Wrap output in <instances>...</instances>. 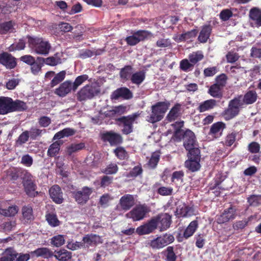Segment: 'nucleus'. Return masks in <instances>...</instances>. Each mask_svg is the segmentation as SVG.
Returning a JSON list of instances; mask_svg holds the SVG:
<instances>
[{
    "label": "nucleus",
    "mask_w": 261,
    "mask_h": 261,
    "mask_svg": "<svg viewBox=\"0 0 261 261\" xmlns=\"http://www.w3.org/2000/svg\"><path fill=\"white\" fill-rule=\"evenodd\" d=\"M29 46L36 54L46 56L48 54L51 48L49 43L42 38L28 36Z\"/></svg>",
    "instance_id": "1"
},
{
    "label": "nucleus",
    "mask_w": 261,
    "mask_h": 261,
    "mask_svg": "<svg viewBox=\"0 0 261 261\" xmlns=\"http://www.w3.org/2000/svg\"><path fill=\"white\" fill-rule=\"evenodd\" d=\"M244 108L242 95H239L229 101L227 108L224 111L225 119L230 120L237 116L240 110Z\"/></svg>",
    "instance_id": "2"
},
{
    "label": "nucleus",
    "mask_w": 261,
    "mask_h": 261,
    "mask_svg": "<svg viewBox=\"0 0 261 261\" xmlns=\"http://www.w3.org/2000/svg\"><path fill=\"white\" fill-rule=\"evenodd\" d=\"M169 105L167 102H159L153 106L151 114L148 121L152 123L160 121L163 118Z\"/></svg>",
    "instance_id": "3"
},
{
    "label": "nucleus",
    "mask_w": 261,
    "mask_h": 261,
    "mask_svg": "<svg viewBox=\"0 0 261 261\" xmlns=\"http://www.w3.org/2000/svg\"><path fill=\"white\" fill-rule=\"evenodd\" d=\"M184 146L188 151V153H193L196 149H199L194 133L189 129L186 130L183 135Z\"/></svg>",
    "instance_id": "4"
},
{
    "label": "nucleus",
    "mask_w": 261,
    "mask_h": 261,
    "mask_svg": "<svg viewBox=\"0 0 261 261\" xmlns=\"http://www.w3.org/2000/svg\"><path fill=\"white\" fill-rule=\"evenodd\" d=\"M35 179L31 174L27 171L23 172L22 184L26 194L30 197H35L37 194L35 191Z\"/></svg>",
    "instance_id": "5"
},
{
    "label": "nucleus",
    "mask_w": 261,
    "mask_h": 261,
    "mask_svg": "<svg viewBox=\"0 0 261 261\" xmlns=\"http://www.w3.org/2000/svg\"><path fill=\"white\" fill-rule=\"evenodd\" d=\"M139 114L136 113L127 116H123L117 119L121 123L123 127L122 132L124 134L127 135L133 132V124L139 117Z\"/></svg>",
    "instance_id": "6"
},
{
    "label": "nucleus",
    "mask_w": 261,
    "mask_h": 261,
    "mask_svg": "<svg viewBox=\"0 0 261 261\" xmlns=\"http://www.w3.org/2000/svg\"><path fill=\"white\" fill-rule=\"evenodd\" d=\"M98 92V90L94 84L87 85L77 93V99L81 101L91 99Z\"/></svg>",
    "instance_id": "7"
},
{
    "label": "nucleus",
    "mask_w": 261,
    "mask_h": 261,
    "mask_svg": "<svg viewBox=\"0 0 261 261\" xmlns=\"http://www.w3.org/2000/svg\"><path fill=\"white\" fill-rule=\"evenodd\" d=\"M193 153H188L189 160L185 162V166L192 172L198 171L200 168V150L196 149Z\"/></svg>",
    "instance_id": "8"
},
{
    "label": "nucleus",
    "mask_w": 261,
    "mask_h": 261,
    "mask_svg": "<svg viewBox=\"0 0 261 261\" xmlns=\"http://www.w3.org/2000/svg\"><path fill=\"white\" fill-rule=\"evenodd\" d=\"M135 204V199L134 195L125 194L122 196L116 209L118 211H126L130 209Z\"/></svg>",
    "instance_id": "9"
},
{
    "label": "nucleus",
    "mask_w": 261,
    "mask_h": 261,
    "mask_svg": "<svg viewBox=\"0 0 261 261\" xmlns=\"http://www.w3.org/2000/svg\"><path fill=\"white\" fill-rule=\"evenodd\" d=\"M146 212V206L139 205L126 214L125 217L127 218L132 219L134 221H140L144 218Z\"/></svg>",
    "instance_id": "10"
},
{
    "label": "nucleus",
    "mask_w": 261,
    "mask_h": 261,
    "mask_svg": "<svg viewBox=\"0 0 261 261\" xmlns=\"http://www.w3.org/2000/svg\"><path fill=\"white\" fill-rule=\"evenodd\" d=\"M237 210L234 206H230L224 210L222 214L217 219L219 224H223L234 219L237 216Z\"/></svg>",
    "instance_id": "11"
},
{
    "label": "nucleus",
    "mask_w": 261,
    "mask_h": 261,
    "mask_svg": "<svg viewBox=\"0 0 261 261\" xmlns=\"http://www.w3.org/2000/svg\"><path fill=\"white\" fill-rule=\"evenodd\" d=\"M158 221V227L160 231L168 229L172 223V216L168 213H161L156 216Z\"/></svg>",
    "instance_id": "12"
},
{
    "label": "nucleus",
    "mask_w": 261,
    "mask_h": 261,
    "mask_svg": "<svg viewBox=\"0 0 261 261\" xmlns=\"http://www.w3.org/2000/svg\"><path fill=\"white\" fill-rule=\"evenodd\" d=\"M5 252L8 261H28L30 257L29 254L18 253L11 248L6 249Z\"/></svg>",
    "instance_id": "13"
},
{
    "label": "nucleus",
    "mask_w": 261,
    "mask_h": 261,
    "mask_svg": "<svg viewBox=\"0 0 261 261\" xmlns=\"http://www.w3.org/2000/svg\"><path fill=\"white\" fill-rule=\"evenodd\" d=\"M92 192L91 189L85 187L82 189V190L74 192V197L79 203H85L89 199Z\"/></svg>",
    "instance_id": "14"
},
{
    "label": "nucleus",
    "mask_w": 261,
    "mask_h": 261,
    "mask_svg": "<svg viewBox=\"0 0 261 261\" xmlns=\"http://www.w3.org/2000/svg\"><path fill=\"white\" fill-rule=\"evenodd\" d=\"M71 91H73V88L72 82L70 81H66L61 84L59 87L56 89L55 93L60 97H65Z\"/></svg>",
    "instance_id": "15"
},
{
    "label": "nucleus",
    "mask_w": 261,
    "mask_h": 261,
    "mask_svg": "<svg viewBox=\"0 0 261 261\" xmlns=\"http://www.w3.org/2000/svg\"><path fill=\"white\" fill-rule=\"evenodd\" d=\"M102 139L104 141L109 142L111 145H116L122 142L121 136L117 133L112 131L108 132L102 135Z\"/></svg>",
    "instance_id": "16"
},
{
    "label": "nucleus",
    "mask_w": 261,
    "mask_h": 261,
    "mask_svg": "<svg viewBox=\"0 0 261 261\" xmlns=\"http://www.w3.org/2000/svg\"><path fill=\"white\" fill-rule=\"evenodd\" d=\"M111 96L112 99H118L119 98L129 99L133 97V95L131 91L128 88L121 87L115 90Z\"/></svg>",
    "instance_id": "17"
},
{
    "label": "nucleus",
    "mask_w": 261,
    "mask_h": 261,
    "mask_svg": "<svg viewBox=\"0 0 261 261\" xmlns=\"http://www.w3.org/2000/svg\"><path fill=\"white\" fill-rule=\"evenodd\" d=\"M176 215L182 217H190L194 215V209L186 204H179L176 208Z\"/></svg>",
    "instance_id": "18"
},
{
    "label": "nucleus",
    "mask_w": 261,
    "mask_h": 261,
    "mask_svg": "<svg viewBox=\"0 0 261 261\" xmlns=\"http://www.w3.org/2000/svg\"><path fill=\"white\" fill-rule=\"evenodd\" d=\"M50 196L53 200L58 204L63 202V193L58 185H54L49 190Z\"/></svg>",
    "instance_id": "19"
},
{
    "label": "nucleus",
    "mask_w": 261,
    "mask_h": 261,
    "mask_svg": "<svg viewBox=\"0 0 261 261\" xmlns=\"http://www.w3.org/2000/svg\"><path fill=\"white\" fill-rule=\"evenodd\" d=\"M147 36V32L145 31H139L135 33L132 36L126 38L127 43L130 45H135L140 41L144 39Z\"/></svg>",
    "instance_id": "20"
},
{
    "label": "nucleus",
    "mask_w": 261,
    "mask_h": 261,
    "mask_svg": "<svg viewBox=\"0 0 261 261\" xmlns=\"http://www.w3.org/2000/svg\"><path fill=\"white\" fill-rule=\"evenodd\" d=\"M0 63L9 69L13 68L16 65L15 58L7 53L0 54Z\"/></svg>",
    "instance_id": "21"
},
{
    "label": "nucleus",
    "mask_w": 261,
    "mask_h": 261,
    "mask_svg": "<svg viewBox=\"0 0 261 261\" xmlns=\"http://www.w3.org/2000/svg\"><path fill=\"white\" fill-rule=\"evenodd\" d=\"M84 247H89L90 246L95 245L101 243L100 237L96 234H87L83 238Z\"/></svg>",
    "instance_id": "22"
},
{
    "label": "nucleus",
    "mask_w": 261,
    "mask_h": 261,
    "mask_svg": "<svg viewBox=\"0 0 261 261\" xmlns=\"http://www.w3.org/2000/svg\"><path fill=\"white\" fill-rule=\"evenodd\" d=\"M181 114V105L176 103L167 114L166 119L169 122L174 121L179 117Z\"/></svg>",
    "instance_id": "23"
},
{
    "label": "nucleus",
    "mask_w": 261,
    "mask_h": 261,
    "mask_svg": "<svg viewBox=\"0 0 261 261\" xmlns=\"http://www.w3.org/2000/svg\"><path fill=\"white\" fill-rule=\"evenodd\" d=\"M10 99V113L15 111H23L27 109V106L24 102L20 100L13 101L11 98Z\"/></svg>",
    "instance_id": "24"
},
{
    "label": "nucleus",
    "mask_w": 261,
    "mask_h": 261,
    "mask_svg": "<svg viewBox=\"0 0 261 261\" xmlns=\"http://www.w3.org/2000/svg\"><path fill=\"white\" fill-rule=\"evenodd\" d=\"M249 17L257 27L261 26V9L253 7L249 11Z\"/></svg>",
    "instance_id": "25"
},
{
    "label": "nucleus",
    "mask_w": 261,
    "mask_h": 261,
    "mask_svg": "<svg viewBox=\"0 0 261 261\" xmlns=\"http://www.w3.org/2000/svg\"><path fill=\"white\" fill-rule=\"evenodd\" d=\"M212 30V27L210 25L203 26L199 33L198 40L201 43H205L210 37Z\"/></svg>",
    "instance_id": "26"
},
{
    "label": "nucleus",
    "mask_w": 261,
    "mask_h": 261,
    "mask_svg": "<svg viewBox=\"0 0 261 261\" xmlns=\"http://www.w3.org/2000/svg\"><path fill=\"white\" fill-rule=\"evenodd\" d=\"M216 105V100L213 99H211L200 103L197 108V110L200 112H204L213 109Z\"/></svg>",
    "instance_id": "27"
},
{
    "label": "nucleus",
    "mask_w": 261,
    "mask_h": 261,
    "mask_svg": "<svg viewBox=\"0 0 261 261\" xmlns=\"http://www.w3.org/2000/svg\"><path fill=\"white\" fill-rule=\"evenodd\" d=\"M257 95L254 90H249L247 92L244 96H242L244 105H251L255 102L257 99Z\"/></svg>",
    "instance_id": "28"
},
{
    "label": "nucleus",
    "mask_w": 261,
    "mask_h": 261,
    "mask_svg": "<svg viewBox=\"0 0 261 261\" xmlns=\"http://www.w3.org/2000/svg\"><path fill=\"white\" fill-rule=\"evenodd\" d=\"M10 97H0V115L10 113Z\"/></svg>",
    "instance_id": "29"
},
{
    "label": "nucleus",
    "mask_w": 261,
    "mask_h": 261,
    "mask_svg": "<svg viewBox=\"0 0 261 261\" xmlns=\"http://www.w3.org/2000/svg\"><path fill=\"white\" fill-rule=\"evenodd\" d=\"M32 254H34L37 257H42L44 258H48L53 256V253L47 248L42 247L37 249L31 252Z\"/></svg>",
    "instance_id": "30"
},
{
    "label": "nucleus",
    "mask_w": 261,
    "mask_h": 261,
    "mask_svg": "<svg viewBox=\"0 0 261 261\" xmlns=\"http://www.w3.org/2000/svg\"><path fill=\"white\" fill-rule=\"evenodd\" d=\"M225 127V124L222 122L215 123L212 125L209 134L213 135L215 137L221 136Z\"/></svg>",
    "instance_id": "31"
},
{
    "label": "nucleus",
    "mask_w": 261,
    "mask_h": 261,
    "mask_svg": "<svg viewBox=\"0 0 261 261\" xmlns=\"http://www.w3.org/2000/svg\"><path fill=\"white\" fill-rule=\"evenodd\" d=\"M37 60L40 62H44L46 64L50 66H56L61 63V59L58 56V54L55 55L54 56L49 57L46 59L38 58Z\"/></svg>",
    "instance_id": "32"
},
{
    "label": "nucleus",
    "mask_w": 261,
    "mask_h": 261,
    "mask_svg": "<svg viewBox=\"0 0 261 261\" xmlns=\"http://www.w3.org/2000/svg\"><path fill=\"white\" fill-rule=\"evenodd\" d=\"M63 144L62 141H57L52 143L49 147L47 150V155L50 157H54L57 155L60 149V146Z\"/></svg>",
    "instance_id": "33"
},
{
    "label": "nucleus",
    "mask_w": 261,
    "mask_h": 261,
    "mask_svg": "<svg viewBox=\"0 0 261 261\" xmlns=\"http://www.w3.org/2000/svg\"><path fill=\"white\" fill-rule=\"evenodd\" d=\"M53 256L59 261H68L71 258V252L65 249L56 251Z\"/></svg>",
    "instance_id": "34"
},
{
    "label": "nucleus",
    "mask_w": 261,
    "mask_h": 261,
    "mask_svg": "<svg viewBox=\"0 0 261 261\" xmlns=\"http://www.w3.org/2000/svg\"><path fill=\"white\" fill-rule=\"evenodd\" d=\"M18 210L16 205L9 206L7 208L0 207V214L6 217H12L18 213Z\"/></svg>",
    "instance_id": "35"
},
{
    "label": "nucleus",
    "mask_w": 261,
    "mask_h": 261,
    "mask_svg": "<svg viewBox=\"0 0 261 261\" xmlns=\"http://www.w3.org/2000/svg\"><path fill=\"white\" fill-rule=\"evenodd\" d=\"M22 214L24 221L29 222L34 219L33 208L30 205L24 206L22 208Z\"/></svg>",
    "instance_id": "36"
},
{
    "label": "nucleus",
    "mask_w": 261,
    "mask_h": 261,
    "mask_svg": "<svg viewBox=\"0 0 261 261\" xmlns=\"http://www.w3.org/2000/svg\"><path fill=\"white\" fill-rule=\"evenodd\" d=\"M198 227V222L197 220H194L192 221L187 228L186 229V230L184 231V237L186 239H188L189 237H191L193 233L196 231V229Z\"/></svg>",
    "instance_id": "37"
},
{
    "label": "nucleus",
    "mask_w": 261,
    "mask_h": 261,
    "mask_svg": "<svg viewBox=\"0 0 261 261\" xmlns=\"http://www.w3.org/2000/svg\"><path fill=\"white\" fill-rule=\"evenodd\" d=\"M223 88L215 84L212 85L209 90V94L215 98H221L222 96V90Z\"/></svg>",
    "instance_id": "38"
},
{
    "label": "nucleus",
    "mask_w": 261,
    "mask_h": 261,
    "mask_svg": "<svg viewBox=\"0 0 261 261\" xmlns=\"http://www.w3.org/2000/svg\"><path fill=\"white\" fill-rule=\"evenodd\" d=\"M85 145L84 143H72L67 147V152L69 155L80 151L85 148Z\"/></svg>",
    "instance_id": "39"
},
{
    "label": "nucleus",
    "mask_w": 261,
    "mask_h": 261,
    "mask_svg": "<svg viewBox=\"0 0 261 261\" xmlns=\"http://www.w3.org/2000/svg\"><path fill=\"white\" fill-rule=\"evenodd\" d=\"M160 159V153L158 151L154 152L149 161L148 162V168L154 169L156 167Z\"/></svg>",
    "instance_id": "40"
},
{
    "label": "nucleus",
    "mask_w": 261,
    "mask_h": 261,
    "mask_svg": "<svg viewBox=\"0 0 261 261\" xmlns=\"http://www.w3.org/2000/svg\"><path fill=\"white\" fill-rule=\"evenodd\" d=\"M145 78V73L142 71H139L132 75L130 80L133 84L139 85L144 81Z\"/></svg>",
    "instance_id": "41"
},
{
    "label": "nucleus",
    "mask_w": 261,
    "mask_h": 261,
    "mask_svg": "<svg viewBox=\"0 0 261 261\" xmlns=\"http://www.w3.org/2000/svg\"><path fill=\"white\" fill-rule=\"evenodd\" d=\"M65 242V236L63 235L58 234L54 236L51 239L50 243L51 245L56 247H60L62 246Z\"/></svg>",
    "instance_id": "42"
},
{
    "label": "nucleus",
    "mask_w": 261,
    "mask_h": 261,
    "mask_svg": "<svg viewBox=\"0 0 261 261\" xmlns=\"http://www.w3.org/2000/svg\"><path fill=\"white\" fill-rule=\"evenodd\" d=\"M132 73V68L130 66H126L121 69L120 73V77L124 80L130 79Z\"/></svg>",
    "instance_id": "43"
},
{
    "label": "nucleus",
    "mask_w": 261,
    "mask_h": 261,
    "mask_svg": "<svg viewBox=\"0 0 261 261\" xmlns=\"http://www.w3.org/2000/svg\"><path fill=\"white\" fill-rule=\"evenodd\" d=\"M89 77L87 74H83L78 76L72 85L73 88V91H75L78 87L81 86L85 81L88 79Z\"/></svg>",
    "instance_id": "44"
},
{
    "label": "nucleus",
    "mask_w": 261,
    "mask_h": 261,
    "mask_svg": "<svg viewBox=\"0 0 261 261\" xmlns=\"http://www.w3.org/2000/svg\"><path fill=\"white\" fill-rule=\"evenodd\" d=\"M203 58V55L201 51L193 52L189 56V59L193 65L196 64Z\"/></svg>",
    "instance_id": "45"
},
{
    "label": "nucleus",
    "mask_w": 261,
    "mask_h": 261,
    "mask_svg": "<svg viewBox=\"0 0 261 261\" xmlns=\"http://www.w3.org/2000/svg\"><path fill=\"white\" fill-rule=\"evenodd\" d=\"M65 71H62L57 73L51 81V87H53L63 81L65 77Z\"/></svg>",
    "instance_id": "46"
},
{
    "label": "nucleus",
    "mask_w": 261,
    "mask_h": 261,
    "mask_svg": "<svg viewBox=\"0 0 261 261\" xmlns=\"http://www.w3.org/2000/svg\"><path fill=\"white\" fill-rule=\"evenodd\" d=\"M46 219L49 224L53 227H56L60 224V221L57 218L56 215L49 213L46 215Z\"/></svg>",
    "instance_id": "47"
},
{
    "label": "nucleus",
    "mask_w": 261,
    "mask_h": 261,
    "mask_svg": "<svg viewBox=\"0 0 261 261\" xmlns=\"http://www.w3.org/2000/svg\"><path fill=\"white\" fill-rule=\"evenodd\" d=\"M167 261H176L177 256L174 252V248L172 246L168 247L165 251Z\"/></svg>",
    "instance_id": "48"
},
{
    "label": "nucleus",
    "mask_w": 261,
    "mask_h": 261,
    "mask_svg": "<svg viewBox=\"0 0 261 261\" xmlns=\"http://www.w3.org/2000/svg\"><path fill=\"white\" fill-rule=\"evenodd\" d=\"M150 246L153 249H160L165 247L161 237H158L151 240L150 242Z\"/></svg>",
    "instance_id": "49"
},
{
    "label": "nucleus",
    "mask_w": 261,
    "mask_h": 261,
    "mask_svg": "<svg viewBox=\"0 0 261 261\" xmlns=\"http://www.w3.org/2000/svg\"><path fill=\"white\" fill-rule=\"evenodd\" d=\"M156 45L161 48L171 47L172 43L171 40L169 38H160L157 40Z\"/></svg>",
    "instance_id": "50"
},
{
    "label": "nucleus",
    "mask_w": 261,
    "mask_h": 261,
    "mask_svg": "<svg viewBox=\"0 0 261 261\" xmlns=\"http://www.w3.org/2000/svg\"><path fill=\"white\" fill-rule=\"evenodd\" d=\"M29 132L24 131L20 135L17 140H16V145L17 146H21L29 140Z\"/></svg>",
    "instance_id": "51"
},
{
    "label": "nucleus",
    "mask_w": 261,
    "mask_h": 261,
    "mask_svg": "<svg viewBox=\"0 0 261 261\" xmlns=\"http://www.w3.org/2000/svg\"><path fill=\"white\" fill-rule=\"evenodd\" d=\"M118 168L115 163L110 164L106 168L103 169L102 172L107 174H112L116 173L118 171Z\"/></svg>",
    "instance_id": "52"
},
{
    "label": "nucleus",
    "mask_w": 261,
    "mask_h": 261,
    "mask_svg": "<svg viewBox=\"0 0 261 261\" xmlns=\"http://www.w3.org/2000/svg\"><path fill=\"white\" fill-rule=\"evenodd\" d=\"M46 132L45 129H40L37 128L32 127L29 132V136L32 139H35L37 137L40 136L42 134Z\"/></svg>",
    "instance_id": "53"
},
{
    "label": "nucleus",
    "mask_w": 261,
    "mask_h": 261,
    "mask_svg": "<svg viewBox=\"0 0 261 261\" xmlns=\"http://www.w3.org/2000/svg\"><path fill=\"white\" fill-rule=\"evenodd\" d=\"M158 227V221L156 216L148 222V233L153 232Z\"/></svg>",
    "instance_id": "54"
},
{
    "label": "nucleus",
    "mask_w": 261,
    "mask_h": 261,
    "mask_svg": "<svg viewBox=\"0 0 261 261\" xmlns=\"http://www.w3.org/2000/svg\"><path fill=\"white\" fill-rule=\"evenodd\" d=\"M84 247V245L82 242H73V241L68 242L67 244V248L71 250H75Z\"/></svg>",
    "instance_id": "55"
},
{
    "label": "nucleus",
    "mask_w": 261,
    "mask_h": 261,
    "mask_svg": "<svg viewBox=\"0 0 261 261\" xmlns=\"http://www.w3.org/2000/svg\"><path fill=\"white\" fill-rule=\"evenodd\" d=\"M162 238L163 242L165 245V246H167L168 245L173 243L174 241V236L170 233H165L162 236H160Z\"/></svg>",
    "instance_id": "56"
},
{
    "label": "nucleus",
    "mask_w": 261,
    "mask_h": 261,
    "mask_svg": "<svg viewBox=\"0 0 261 261\" xmlns=\"http://www.w3.org/2000/svg\"><path fill=\"white\" fill-rule=\"evenodd\" d=\"M113 113L114 117L121 115L125 113L126 107L122 105L113 107Z\"/></svg>",
    "instance_id": "57"
},
{
    "label": "nucleus",
    "mask_w": 261,
    "mask_h": 261,
    "mask_svg": "<svg viewBox=\"0 0 261 261\" xmlns=\"http://www.w3.org/2000/svg\"><path fill=\"white\" fill-rule=\"evenodd\" d=\"M194 65L191 62H189L188 60L184 59L180 61V68L185 71H187L190 70L191 68L193 67Z\"/></svg>",
    "instance_id": "58"
},
{
    "label": "nucleus",
    "mask_w": 261,
    "mask_h": 261,
    "mask_svg": "<svg viewBox=\"0 0 261 261\" xmlns=\"http://www.w3.org/2000/svg\"><path fill=\"white\" fill-rule=\"evenodd\" d=\"M13 27L12 21L6 22L0 24V33L6 34L10 31Z\"/></svg>",
    "instance_id": "59"
},
{
    "label": "nucleus",
    "mask_w": 261,
    "mask_h": 261,
    "mask_svg": "<svg viewBox=\"0 0 261 261\" xmlns=\"http://www.w3.org/2000/svg\"><path fill=\"white\" fill-rule=\"evenodd\" d=\"M198 31L197 30L193 29L190 31L181 34V37L183 38L184 41H186L196 37Z\"/></svg>",
    "instance_id": "60"
},
{
    "label": "nucleus",
    "mask_w": 261,
    "mask_h": 261,
    "mask_svg": "<svg viewBox=\"0 0 261 261\" xmlns=\"http://www.w3.org/2000/svg\"><path fill=\"white\" fill-rule=\"evenodd\" d=\"M115 155L120 160H124L127 156V153L122 147H118L114 150Z\"/></svg>",
    "instance_id": "61"
},
{
    "label": "nucleus",
    "mask_w": 261,
    "mask_h": 261,
    "mask_svg": "<svg viewBox=\"0 0 261 261\" xmlns=\"http://www.w3.org/2000/svg\"><path fill=\"white\" fill-rule=\"evenodd\" d=\"M239 57L238 54L232 51L228 52L226 56L227 62L230 63H234Z\"/></svg>",
    "instance_id": "62"
},
{
    "label": "nucleus",
    "mask_w": 261,
    "mask_h": 261,
    "mask_svg": "<svg viewBox=\"0 0 261 261\" xmlns=\"http://www.w3.org/2000/svg\"><path fill=\"white\" fill-rule=\"evenodd\" d=\"M226 80L227 76L225 74H221L217 76L216 79V84L220 86V87L223 88L226 84Z\"/></svg>",
    "instance_id": "63"
},
{
    "label": "nucleus",
    "mask_w": 261,
    "mask_h": 261,
    "mask_svg": "<svg viewBox=\"0 0 261 261\" xmlns=\"http://www.w3.org/2000/svg\"><path fill=\"white\" fill-rule=\"evenodd\" d=\"M260 145L256 142H252L248 146V150L252 153H256L259 151Z\"/></svg>",
    "instance_id": "64"
}]
</instances>
